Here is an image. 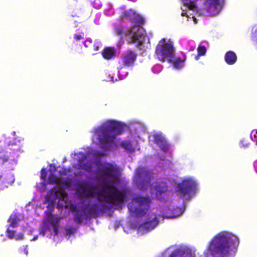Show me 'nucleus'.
Here are the masks:
<instances>
[{"label": "nucleus", "instance_id": "5701e85b", "mask_svg": "<svg viewBox=\"0 0 257 257\" xmlns=\"http://www.w3.org/2000/svg\"><path fill=\"white\" fill-rule=\"evenodd\" d=\"M186 56L184 53L180 52L178 54V69L182 68L185 65Z\"/></svg>", "mask_w": 257, "mask_h": 257}, {"label": "nucleus", "instance_id": "473e14b6", "mask_svg": "<svg viewBox=\"0 0 257 257\" xmlns=\"http://www.w3.org/2000/svg\"><path fill=\"white\" fill-rule=\"evenodd\" d=\"M58 184L62 185L67 187H69L71 185V181L69 179H66L63 180H60Z\"/></svg>", "mask_w": 257, "mask_h": 257}, {"label": "nucleus", "instance_id": "49530a36", "mask_svg": "<svg viewBox=\"0 0 257 257\" xmlns=\"http://www.w3.org/2000/svg\"><path fill=\"white\" fill-rule=\"evenodd\" d=\"M40 233L42 234L43 235H45V231L43 230V231H41Z\"/></svg>", "mask_w": 257, "mask_h": 257}, {"label": "nucleus", "instance_id": "f8f14e48", "mask_svg": "<svg viewBox=\"0 0 257 257\" xmlns=\"http://www.w3.org/2000/svg\"><path fill=\"white\" fill-rule=\"evenodd\" d=\"M121 16L123 18L127 19L138 25H143L145 22L144 19L141 15L131 9L123 12Z\"/></svg>", "mask_w": 257, "mask_h": 257}, {"label": "nucleus", "instance_id": "c85d7f7f", "mask_svg": "<svg viewBox=\"0 0 257 257\" xmlns=\"http://www.w3.org/2000/svg\"><path fill=\"white\" fill-rule=\"evenodd\" d=\"M249 139L243 138L240 142V146L241 148H247L250 145Z\"/></svg>", "mask_w": 257, "mask_h": 257}, {"label": "nucleus", "instance_id": "423d86ee", "mask_svg": "<svg viewBox=\"0 0 257 257\" xmlns=\"http://www.w3.org/2000/svg\"><path fill=\"white\" fill-rule=\"evenodd\" d=\"M156 58L162 61H168L172 64L174 69L177 68V58L175 56V48L171 43L166 42L164 38L161 39L155 49Z\"/></svg>", "mask_w": 257, "mask_h": 257}, {"label": "nucleus", "instance_id": "58836bf2", "mask_svg": "<svg viewBox=\"0 0 257 257\" xmlns=\"http://www.w3.org/2000/svg\"><path fill=\"white\" fill-rule=\"evenodd\" d=\"M115 33L116 34H117V35L118 36H121L123 34H124V35H129L130 34H127L126 33H125L123 30V29L121 28H118L117 29H116L115 30Z\"/></svg>", "mask_w": 257, "mask_h": 257}, {"label": "nucleus", "instance_id": "2f4dec72", "mask_svg": "<svg viewBox=\"0 0 257 257\" xmlns=\"http://www.w3.org/2000/svg\"><path fill=\"white\" fill-rule=\"evenodd\" d=\"M7 235L8 237L10 239H13L15 235L16 231L15 230H10L8 228L7 229Z\"/></svg>", "mask_w": 257, "mask_h": 257}, {"label": "nucleus", "instance_id": "a18cd8bd", "mask_svg": "<svg viewBox=\"0 0 257 257\" xmlns=\"http://www.w3.org/2000/svg\"><path fill=\"white\" fill-rule=\"evenodd\" d=\"M200 56H201V55H199L198 53H197V55L195 57V58L196 60H199Z\"/></svg>", "mask_w": 257, "mask_h": 257}, {"label": "nucleus", "instance_id": "79ce46f5", "mask_svg": "<svg viewBox=\"0 0 257 257\" xmlns=\"http://www.w3.org/2000/svg\"><path fill=\"white\" fill-rule=\"evenodd\" d=\"M23 251L25 254L27 255L28 254V245H26L23 246Z\"/></svg>", "mask_w": 257, "mask_h": 257}, {"label": "nucleus", "instance_id": "dca6fc26", "mask_svg": "<svg viewBox=\"0 0 257 257\" xmlns=\"http://www.w3.org/2000/svg\"><path fill=\"white\" fill-rule=\"evenodd\" d=\"M154 143L159 146L161 150L166 152L169 149V145L166 139L160 134H155L153 136Z\"/></svg>", "mask_w": 257, "mask_h": 257}, {"label": "nucleus", "instance_id": "39448f33", "mask_svg": "<svg viewBox=\"0 0 257 257\" xmlns=\"http://www.w3.org/2000/svg\"><path fill=\"white\" fill-rule=\"evenodd\" d=\"M20 143L13 137L8 138L4 141V149L0 146V166L14 169L17 164V152L21 149Z\"/></svg>", "mask_w": 257, "mask_h": 257}, {"label": "nucleus", "instance_id": "6ab92c4d", "mask_svg": "<svg viewBox=\"0 0 257 257\" xmlns=\"http://www.w3.org/2000/svg\"><path fill=\"white\" fill-rule=\"evenodd\" d=\"M195 254L188 247L180 246L178 248V257H195Z\"/></svg>", "mask_w": 257, "mask_h": 257}, {"label": "nucleus", "instance_id": "a211bd4d", "mask_svg": "<svg viewBox=\"0 0 257 257\" xmlns=\"http://www.w3.org/2000/svg\"><path fill=\"white\" fill-rule=\"evenodd\" d=\"M159 223V220L157 217L153 219L146 221L141 224L140 227L146 231H150L154 229Z\"/></svg>", "mask_w": 257, "mask_h": 257}, {"label": "nucleus", "instance_id": "f257e3e1", "mask_svg": "<svg viewBox=\"0 0 257 257\" xmlns=\"http://www.w3.org/2000/svg\"><path fill=\"white\" fill-rule=\"evenodd\" d=\"M98 172L104 179L102 187L95 193L93 187L81 184L79 185L81 194L86 198L93 197L96 194L97 200L100 203L105 202L113 205L123 203L127 198V190H119L114 185L119 180L118 168L115 165L106 163L100 165Z\"/></svg>", "mask_w": 257, "mask_h": 257}, {"label": "nucleus", "instance_id": "6e6552de", "mask_svg": "<svg viewBox=\"0 0 257 257\" xmlns=\"http://www.w3.org/2000/svg\"><path fill=\"white\" fill-rule=\"evenodd\" d=\"M151 192L158 200L162 202L168 201L173 195L172 192L168 190L166 183L163 181L156 182L151 187Z\"/></svg>", "mask_w": 257, "mask_h": 257}, {"label": "nucleus", "instance_id": "412c9836", "mask_svg": "<svg viewBox=\"0 0 257 257\" xmlns=\"http://www.w3.org/2000/svg\"><path fill=\"white\" fill-rule=\"evenodd\" d=\"M99 207L96 204L91 205L87 209L86 213L90 218H96L99 216Z\"/></svg>", "mask_w": 257, "mask_h": 257}, {"label": "nucleus", "instance_id": "a878e982", "mask_svg": "<svg viewBox=\"0 0 257 257\" xmlns=\"http://www.w3.org/2000/svg\"><path fill=\"white\" fill-rule=\"evenodd\" d=\"M19 221L20 219L15 215H11L8 220V222H10V225L13 227H17Z\"/></svg>", "mask_w": 257, "mask_h": 257}, {"label": "nucleus", "instance_id": "7c9ffc66", "mask_svg": "<svg viewBox=\"0 0 257 257\" xmlns=\"http://www.w3.org/2000/svg\"><path fill=\"white\" fill-rule=\"evenodd\" d=\"M47 176V171L46 169H45V168L42 169L41 170V176H40L41 179L43 181H46Z\"/></svg>", "mask_w": 257, "mask_h": 257}, {"label": "nucleus", "instance_id": "0eeeda50", "mask_svg": "<svg viewBox=\"0 0 257 257\" xmlns=\"http://www.w3.org/2000/svg\"><path fill=\"white\" fill-rule=\"evenodd\" d=\"M153 178V173L150 170L143 167H138L136 171L134 181L141 190H147Z\"/></svg>", "mask_w": 257, "mask_h": 257}, {"label": "nucleus", "instance_id": "b1692460", "mask_svg": "<svg viewBox=\"0 0 257 257\" xmlns=\"http://www.w3.org/2000/svg\"><path fill=\"white\" fill-rule=\"evenodd\" d=\"M60 182V179L57 177L54 173H51L48 177V180L46 183V184H58Z\"/></svg>", "mask_w": 257, "mask_h": 257}, {"label": "nucleus", "instance_id": "aec40b11", "mask_svg": "<svg viewBox=\"0 0 257 257\" xmlns=\"http://www.w3.org/2000/svg\"><path fill=\"white\" fill-rule=\"evenodd\" d=\"M115 50L113 47H107L102 51V56L106 60L113 59L115 56Z\"/></svg>", "mask_w": 257, "mask_h": 257}, {"label": "nucleus", "instance_id": "f3484780", "mask_svg": "<svg viewBox=\"0 0 257 257\" xmlns=\"http://www.w3.org/2000/svg\"><path fill=\"white\" fill-rule=\"evenodd\" d=\"M61 218L62 217L55 216L53 215H50L48 217V221L53 228V231L55 236H57L58 234L59 223Z\"/></svg>", "mask_w": 257, "mask_h": 257}, {"label": "nucleus", "instance_id": "2eb2a0df", "mask_svg": "<svg viewBox=\"0 0 257 257\" xmlns=\"http://www.w3.org/2000/svg\"><path fill=\"white\" fill-rule=\"evenodd\" d=\"M64 196L63 189L58 186H55L48 192L46 198L48 199L62 198Z\"/></svg>", "mask_w": 257, "mask_h": 257}, {"label": "nucleus", "instance_id": "f704fd0d", "mask_svg": "<svg viewBox=\"0 0 257 257\" xmlns=\"http://www.w3.org/2000/svg\"><path fill=\"white\" fill-rule=\"evenodd\" d=\"M101 45V43L98 41H94L93 43V50L94 51H97L99 49V47Z\"/></svg>", "mask_w": 257, "mask_h": 257}, {"label": "nucleus", "instance_id": "c9c22d12", "mask_svg": "<svg viewBox=\"0 0 257 257\" xmlns=\"http://www.w3.org/2000/svg\"><path fill=\"white\" fill-rule=\"evenodd\" d=\"M93 43L92 40L91 38H88L84 41V45L86 48H90Z\"/></svg>", "mask_w": 257, "mask_h": 257}, {"label": "nucleus", "instance_id": "cd10ccee", "mask_svg": "<svg viewBox=\"0 0 257 257\" xmlns=\"http://www.w3.org/2000/svg\"><path fill=\"white\" fill-rule=\"evenodd\" d=\"M79 166L82 169L84 170L87 172H90L92 171V166L90 164H80Z\"/></svg>", "mask_w": 257, "mask_h": 257}, {"label": "nucleus", "instance_id": "09e8293b", "mask_svg": "<svg viewBox=\"0 0 257 257\" xmlns=\"http://www.w3.org/2000/svg\"><path fill=\"white\" fill-rule=\"evenodd\" d=\"M256 169L257 170V163L256 164Z\"/></svg>", "mask_w": 257, "mask_h": 257}, {"label": "nucleus", "instance_id": "393cba45", "mask_svg": "<svg viewBox=\"0 0 257 257\" xmlns=\"http://www.w3.org/2000/svg\"><path fill=\"white\" fill-rule=\"evenodd\" d=\"M205 3L208 8H213L214 10H216L219 5V0H205Z\"/></svg>", "mask_w": 257, "mask_h": 257}, {"label": "nucleus", "instance_id": "c756f323", "mask_svg": "<svg viewBox=\"0 0 257 257\" xmlns=\"http://www.w3.org/2000/svg\"><path fill=\"white\" fill-rule=\"evenodd\" d=\"M197 53L199 55L203 56L206 53V48L204 46L200 45L197 48Z\"/></svg>", "mask_w": 257, "mask_h": 257}, {"label": "nucleus", "instance_id": "4be33fe9", "mask_svg": "<svg viewBox=\"0 0 257 257\" xmlns=\"http://www.w3.org/2000/svg\"><path fill=\"white\" fill-rule=\"evenodd\" d=\"M224 59L226 63L228 65L234 64L237 60V56L235 53L232 51H227L224 56Z\"/></svg>", "mask_w": 257, "mask_h": 257}, {"label": "nucleus", "instance_id": "4c0bfd02", "mask_svg": "<svg viewBox=\"0 0 257 257\" xmlns=\"http://www.w3.org/2000/svg\"><path fill=\"white\" fill-rule=\"evenodd\" d=\"M121 146L122 148L127 150H130L132 147L131 143L129 142L126 141L122 142Z\"/></svg>", "mask_w": 257, "mask_h": 257}, {"label": "nucleus", "instance_id": "20e7f679", "mask_svg": "<svg viewBox=\"0 0 257 257\" xmlns=\"http://www.w3.org/2000/svg\"><path fill=\"white\" fill-rule=\"evenodd\" d=\"M198 191V183L192 177H187L178 183V217L181 216L186 210V204Z\"/></svg>", "mask_w": 257, "mask_h": 257}, {"label": "nucleus", "instance_id": "e433bc0d", "mask_svg": "<svg viewBox=\"0 0 257 257\" xmlns=\"http://www.w3.org/2000/svg\"><path fill=\"white\" fill-rule=\"evenodd\" d=\"M67 235H70L76 232V229L74 227H69L65 229Z\"/></svg>", "mask_w": 257, "mask_h": 257}, {"label": "nucleus", "instance_id": "bb28decb", "mask_svg": "<svg viewBox=\"0 0 257 257\" xmlns=\"http://www.w3.org/2000/svg\"><path fill=\"white\" fill-rule=\"evenodd\" d=\"M84 220V215L79 212H77L74 217V221L77 224H81Z\"/></svg>", "mask_w": 257, "mask_h": 257}, {"label": "nucleus", "instance_id": "9d476101", "mask_svg": "<svg viewBox=\"0 0 257 257\" xmlns=\"http://www.w3.org/2000/svg\"><path fill=\"white\" fill-rule=\"evenodd\" d=\"M138 54L136 51L131 49H127L121 55L118 69H122L134 66Z\"/></svg>", "mask_w": 257, "mask_h": 257}, {"label": "nucleus", "instance_id": "ddd939ff", "mask_svg": "<svg viewBox=\"0 0 257 257\" xmlns=\"http://www.w3.org/2000/svg\"><path fill=\"white\" fill-rule=\"evenodd\" d=\"M143 31V30L142 27H133L129 32L130 33H132V36L131 38V43L141 44L144 40L145 38Z\"/></svg>", "mask_w": 257, "mask_h": 257}, {"label": "nucleus", "instance_id": "7ed1b4c3", "mask_svg": "<svg viewBox=\"0 0 257 257\" xmlns=\"http://www.w3.org/2000/svg\"><path fill=\"white\" fill-rule=\"evenodd\" d=\"M123 132V125L116 121L109 120L93 130L98 136L100 147L107 149L114 143L116 137Z\"/></svg>", "mask_w": 257, "mask_h": 257}, {"label": "nucleus", "instance_id": "c03bdc74", "mask_svg": "<svg viewBox=\"0 0 257 257\" xmlns=\"http://www.w3.org/2000/svg\"><path fill=\"white\" fill-rule=\"evenodd\" d=\"M65 171L66 170L65 169L64 171H60V174L61 175H66V173Z\"/></svg>", "mask_w": 257, "mask_h": 257}, {"label": "nucleus", "instance_id": "a19ab883", "mask_svg": "<svg viewBox=\"0 0 257 257\" xmlns=\"http://www.w3.org/2000/svg\"><path fill=\"white\" fill-rule=\"evenodd\" d=\"M24 234L23 233H21L18 235H17L15 237L16 239L18 240H21V239H23L24 238Z\"/></svg>", "mask_w": 257, "mask_h": 257}, {"label": "nucleus", "instance_id": "ea45409f", "mask_svg": "<svg viewBox=\"0 0 257 257\" xmlns=\"http://www.w3.org/2000/svg\"><path fill=\"white\" fill-rule=\"evenodd\" d=\"M74 39L78 41L84 39V35H82L80 34H75L74 35Z\"/></svg>", "mask_w": 257, "mask_h": 257}, {"label": "nucleus", "instance_id": "f03ea898", "mask_svg": "<svg viewBox=\"0 0 257 257\" xmlns=\"http://www.w3.org/2000/svg\"><path fill=\"white\" fill-rule=\"evenodd\" d=\"M238 244L239 240L236 236L221 232L209 242L207 250L212 257H233Z\"/></svg>", "mask_w": 257, "mask_h": 257}, {"label": "nucleus", "instance_id": "37998d69", "mask_svg": "<svg viewBox=\"0 0 257 257\" xmlns=\"http://www.w3.org/2000/svg\"><path fill=\"white\" fill-rule=\"evenodd\" d=\"M169 257H177V250L172 252Z\"/></svg>", "mask_w": 257, "mask_h": 257}, {"label": "nucleus", "instance_id": "9b49d317", "mask_svg": "<svg viewBox=\"0 0 257 257\" xmlns=\"http://www.w3.org/2000/svg\"><path fill=\"white\" fill-rule=\"evenodd\" d=\"M184 6H185L187 10L185 11L183 10V12L181 14L182 16H186L187 17H190V16H192L193 19H195V16L196 14L200 15V11L198 10L197 7V2L198 0H182Z\"/></svg>", "mask_w": 257, "mask_h": 257}, {"label": "nucleus", "instance_id": "1a4fd4ad", "mask_svg": "<svg viewBox=\"0 0 257 257\" xmlns=\"http://www.w3.org/2000/svg\"><path fill=\"white\" fill-rule=\"evenodd\" d=\"M150 200L143 197H137L132 200V204L129 206V209L138 215H143L148 209Z\"/></svg>", "mask_w": 257, "mask_h": 257}, {"label": "nucleus", "instance_id": "4468645a", "mask_svg": "<svg viewBox=\"0 0 257 257\" xmlns=\"http://www.w3.org/2000/svg\"><path fill=\"white\" fill-rule=\"evenodd\" d=\"M15 180L14 175L12 173L6 174L4 177L0 174V190H3L12 185Z\"/></svg>", "mask_w": 257, "mask_h": 257}, {"label": "nucleus", "instance_id": "72a5a7b5", "mask_svg": "<svg viewBox=\"0 0 257 257\" xmlns=\"http://www.w3.org/2000/svg\"><path fill=\"white\" fill-rule=\"evenodd\" d=\"M250 138L257 145V130H254L251 132Z\"/></svg>", "mask_w": 257, "mask_h": 257}, {"label": "nucleus", "instance_id": "de8ad7c7", "mask_svg": "<svg viewBox=\"0 0 257 257\" xmlns=\"http://www.w3.org/2000/svg\"><path fill=\"white\" fill-rule=\"evenodd\" d=\"M36 237H34V238L33 239V240H35V239H36Z\"/></svg>", "mask_w": 257, "mask_h": 257}]
</instances>
